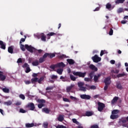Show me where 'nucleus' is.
I'll return each instance as SVG.
<instances>
[{"label":"nucleus","mask_w":128,"mask_h":128,"mask_svg":"<svg viewBox=\"0 0 128 128\" xmlns=\"http://www.w3.org/2000/svg\"><path fill=\"white\" fill-rule=\"evenodd\" d=\"M66 68V64H64V62H60L55 64H52L50 66V68H51L52 70H54L55 68Z\"/></svg>","instance_id":"obj_1"},{"label":"nucleus","mask_w":128,"mask_h":128,"mask_svg":"<svg viewBox=\"0 0 128 128\" xmlns=\"http://www.w3.org/2000/svg\"><path fill=\"white\" fill-rule=\"evenodd\" d=\"M127 122H128V116L120 119L118 124L120 126H128V124L126 123Z\"/></svg>","instance_id":"obj_2"},{"label":"nucleus","mask_w":128,"mask_h":128,"mask_svg":"<svg viewBox=\"0 0 128 128\" xmlns=\"http://www.w3.org/2000/svg\"><path fill=\"white\" fill-rule=\"evenodd\" d=\"M78 84L80 88V90H82V92H86V87H84V82H78Z\"/></svg>","instance_id":"obj_3"},{"label":"nucleus","mask_w":128,"mask_h":128,"mask_svg":"<svg viewBox=\"0 0 128 128\" xmlns=\"http://www.w3.org/2000/svg\"><path fill=\"white\" fill-rule=\"evenodd\" d=\"M73 74L74 76H79V78H84V76H86V72H73Z\"/></svg>","instance_id":"obj_4"},{"label":"nucleus","mask_w":128,"mask_h":128,"mask_svg":"<svg viewBox=\"0 0 128 128\" xmlns=\"http://www.w3.org/2000/svg\"><path fill=\"white\" fill-rule=\"evenodd\" d=\"M25 48H26V50H27L28 52H30L32 53L36 50L32 46H29L28 44H25Z\"/></svg>","instance_id":"obj_5"},{"label":"nucleus","mask_w":128,"mask_h":128,"mask_svg":"<svg viewBox=\"0 0 128 128\" xmlns=\"http://www.w3.org/2000/svg\"><path fill=\"white\" fill-rule=\"evenodd\" d=\"M106 108L104 104L100 102H98V112H102L104 108Z\"/></svg>","instance_id":"obj_6"},{"label":"nucleus","mask_w":128,"mask_h":128,"mask_svg":"<svg viewBox=\"0 0 128 128\" xmlns=\"http://www.w3.org/2000/svg\"><path fill=\"white\" fill-rule=\"evenodd\" d=\"M94 62H98L102 60V58L98 57L97 54L94 55L92 58Z\"/></svg>","instance_id":"obj_7"},{"label":"nucleus","mask_w":128,"mask_h":128,"mask_svg":"<svg viewBox=\"0 0 128 128\" xmlns=\"http://www.w3.org/2000/svg\"><path fill=\"white\" fill-rule=\"evenodd\" d=\"M26 108H29L30 110H34V108H36V107L34 106V104L32 102L28 103V105L26 106Z\"/></svg>","instance_id":"obj_8"},{"label":"nucleus","mask_w":128,"mask_h":128,"mask_svg":"<svg viewBox=\"0 0 128 128\" xmlns=\"http://www.w3.org/2000/svg\"><path fill=\"white\" fill-rule=\"evenodd\" d=\"M102 76V74H98V75H94V82H98L100 80H98Z\"/></svg>","instance_id":"obj_9"},{"label":"nucleus","mask_w":128,"mask_h":128,"mask_svg":"<svg viewBox=\"0 0 128 128\" xmlns=\"http://www.w3.org/2000/svg\"><path fill=\"white\" fill-rule=\"evenodd\" d=\"M80 97L82 99V100H90V95H86V94H81L80 96Z\"/></svg>","instance_id":"obj_10"},{"label":"nucleus","mask_w":128,"mask_h":128,"mask_svg":"<svg viewBox=\"0 0 128 128\" xmlns=\"http://www.w3.org/2000/svg\"><path fill=\"white\" fill-rule=\"evenodd\" d=\"M0 48L2 50H6V42H4L2 40H0Z\"/></svg>","instance_id":"obj_11"},{"label":"nucleus","mask_w":128,"mask_h":128,"mask_svg":"<svg viewBox=\"0 0 128 128\" xmlns=\"http://www.w3.org/2000/svg\"><path fill=\"white\" fill-rule=\"evenodd\" d=\"M74 86V84H72L70 86H68L66 88V92H70V90H72V88Z\"/></svg>","instance_id":"obj_12"},{"label":"nucleus","mask_w":128,"mask_h":128,"mask_svg":"<svg viewBox=\"0 0 128 128\" xmlns=\"http://www.w3.org/2000/svg\"><path fill=\"white\" fill-rule=\"evenodd\" d=\"M105 84H110V77H108L105 78L104 80Z\"/></svg>","instance_id":"obj_13"},{"label":"nucleus","mask_w":128,"mask_h":128,"mask_svg":"<svg viewBox=\"0 0 128 128\" xmlns=\"http://www.w3.org/2000/svg\"><path fill=\"white\" fill-rule=\"evenodd\" d=\"M89 68L92 70L93 72H98V68L96 67L94 64L90 65Z\"/></svg>","instance_id":"obj_14"},{"label":"nucleus","mask_w":128,"mask_h":128,"mask_svg":"<svg viewBox=\"0 0 128 128\" xmlns=\"http://www.w3.org/2000/svg\"><path fill=\"white\" fill-rule=\"evenodd\" d=\"M4 74L3 72H2V71H0V78L2 82H4V80L6 78V76L3 75L2 74Z\"/></svg>","instance_id":"obj_15"},{"label":"nucleus","mask_w":128,"mask_h":128,"mask_svg":"<svg viewBox=\"0 0 128 128\" xmlns=\"http://www.w3.org/2000/svg\"><path fill=\"white\" fill-rule=\"evenodd\" d=\"M120 118V116L118 114H112L110 116V118L111 120H116V118Z\"/></svg>","instance_id":"obj_16"},{"label":"nucleus","mask_w":128,"mask_h":128,"mask_svg":"<svg viewBox=\"0 0 128 128\" xmlns=\"http://www.w3.org/2000/svg\"><path fill=\"white\" fill-rule=\"evenodd\" d=\"M94 114V112L90 111H86L84 116H92Z\"/></svg>","instance_id":"obj_17"},{"label":"nucleus","mask_w":128,"mask_h":128,"mask_svg":"<svg viewBox=\"0 0 128 128\" xmlns=\"http://www.w3.org/2000/svg\"><path fill=\"white\" fill-rule=\"evenodd\" d=\"M8 52L9 54H14V46H12L8 48Z\"/></svg>","instance_id":"obj_18"},{"label":"nucleus","mask_w":128,"mask_h":128,"mask_svg":"<svg viewBox=\"0 0 128 128\" xmlns=\"http://www.w3.org/2000/svg\"><path fill=\"white\" fill-rule=\"evenodd\" d=\"M66 62L69 64L72 65L74 64V60L70 58H68L66 60Z\"/></svg>","instance_id":"obj_19"},{"label":"nucleus","mask_w":128,"mask_h":128,"mask_svg":"<svg viewBox=\"0 0 128 128\" xmlns=\"http://www.w3.org/2000/svg\"><path fill=\"white\" fill-rule=\"evenodd\" d=\"M58 58L60 60H64V58H66L68 57H66V55L62 54L58 56Z\"/></svg>","instance_id":"obj_20"},{"label":"nucleus","mask_w":128,"mask_h":128,"mask_svg":"<svg viewBox=\"0 0 128 128\" xmlns=\"http://www.w3.org/2000/svg\"><path fill=\"white\" fill-rule=\"evenodd\" d=\"M34 126V123H27L26 124V128H33V126Z\"/></svg>","instance_id":"obj_21"},{"label":"nucleus","mask_w":128,"mask_h":128,"mask_svg":"<svg viewBox=\"0 0 128 128\" xmlns=\"http://www.w3.org/2000/svg\"><path fill=\"white\" fill-rule=\"evenodd\" d=\"M38 78L36 77L34 78L31 79L32 84H36V82H38Z\"/></svg>","instance_id":"obj_22"},{"label":"nucleus","mask_w":128,"mask_h":128,"mask_svg":"<svg viewBox=\"0 0 128 128\" xmlns=\"http://www.w3.org/2000/svg\"><path fill=\"white\" fill-rule=\"evenodd\" d=\"M72 122L74 124H77V126H82V124L80 123V122H78L76 119V118H73L72 119Z\"/></svg>","instance_id":"obj_23"},{"label":"nucleus","mask_w":128,"mask_h":128,"mask_svg":"<svg viewBox=\"0 0 128 128\" xmlns=\"http://www.w3.org/2000/svg\"><path fill=\"white\" fill-rule=\"evenodd\" d=\"M126 0H116L115 1V4H124Z\"/></svg>","instance_id":"obj_24"},{"label":"nucleus","mask_w":128,"mask_h":128,"mask_svg":"<svg viewBox=\"0 0 128 128\" xmlns=\"http://www.w3.org/2000/svg\"><path fill=\"white\" fill-rule=\"evenodd\" d=\"M118 97L116 96L114 97L113 100H112V104H116L118 102Z\"/></svg>","instance_id":"obj_25"},{"label":"nucleus","mask_w":128,"mask_h":128,"mask_svg":"<svg viewBox=\"0 0 128 128\" xmlns=\"http://www.w3.org/2000/svg\"><path fill=\"white\" fill-rule=\"evenodd\" d=\"M96 71H92L90 74H89V76L90 77V78L92 80V78L94 76V72Z\"/></svg>","instance_id":"obj_26"},{"label":"nucleus","mask_w":128,"mask_h":128,"mask_svg":"<svg viewBox=\"0 0 128 128\" xmlns=\"http://www.w3.org/2000/svg\"><path fill=\"white\" fill-rule=\"evenodd\" d=\"M12 104V100H8V102H4V106H11V104Z\"/></svg>","instance_id":"obj_27"},{"label":"nucleus","mask_w":128,"mask_h":128,"mask_svg":"<svg viewBox=\"0 0 128 128\" xmlns=\"http://www.w3.org/2000/svg\"><path fill=\"white\" fill-rule=\"evenodd\" d=\"M39 63L38 60H36L32 62V64L34 66H38Z\"/></svg>","instance_id":"obj_28"},{"label":"nucleus","mask_w":128,"mask_h":128,"mask_svg":"<svg viewBox=\"0 0 128 128\" xmlns=\"http://www.w3.org/2000/svg\"><path fill=\"white\" fill-rule=\"evenodd\" d=\"M44 76L40 77V79L38 78V82L40 84H42V82H44Z\"/></svg>","instance_id":"obj_29"},{"label":"nucleus","mask_w":128,"mask_h":128,"mask_svg":"<svg viewBox=\"0 0 128 128\" xmlns=\"http://www.w3.org/2000/svg\"><path fill=\"white\" fill-rule=\"evenodd\" d=\"M62 72H64L63 68H58L56 70V72L58 74H62Z\"/></svg>","instance_id":"obj_30"},{"label":"nucleus","mask_w":128,"mask_h":128,"mask_svg":"<svg viewBox=\"0 0 128 128\" xmlns=\"http://www.w3.org/2000/svg\"><path fill=\"white\" fill-rule=\"evenodd\" d=\"M116 86L117 88H118V90H122V84H120V82L116 83Z\"/></svg>","instance_id":"obj_31"},{"label":"nucleus","mask_w":128,"mask_h":128,"mask_svg":"<svg viewBox=\"0 0 128 128\" xmlns=\"http://www.w3.org/2000/svg\"><path fill=\"white\" fill-rule=\"evenodd\" d=\"M2 92H5L6 94H9L10 92V89L8 88H3L2 89Z\"/></svg>","instance_id":"obj_32"},{"label":"nucleus","mask_w":128,"mask_h":128,"mask_svg":"<svg viewBox=\"0 0 128 128\" xmlns=\"http://www.w3.org/2000/svg\"><path fill=\"white\" fill-rule=\"evenodd\" d=\"M42 111L44 112H45L46 114H50V110L48 108H44L42 109Z\"/></svg>","instance_id":"obj_33"},{"label":"nucleus","mask_w":128,"mask_h":128,"mask_svg":"<svg viewBox=\"0 0 128 128\" xmlns=\"http://www.w3.org/2000/svg\"><path fill=\"white\" fill-rule=\"evenodd\" d=\"M120 112V110H114L112 112V114H118Z\"/></svg>","instance_id":"obj_34"},{"label":"nucleus","mask_w":128,"mask_h":128,"mask_svg":"<svg viewBox=\"0 0 128 128\" xmlns=\"http://www.w3.org/2000/svg\"><path fill=\"white\" fill-rule=\"evenodd\" d=\"M126 76V74H125L124 72H123L122 74H118L116 76L118 78H122V76Z\"/></svg>","instance_id":"obj_35"},{"label":"nucleus","mask_w":128,"mask_h":128,"mask_svg":"<svg viewBox=\"0 0 128 128\" xmlns=\"http://www.w3.org/2000/svg\"><path fill=\"white\" fill-rule=\"evenodd\" d=\"M58 122H62L64 120V116L62 115H60L58 118Z\"/></svg>","instance_id":"obj_36"},{"label":"nucleus","mask_w":128,"mask_h":128,"mask_svg":"<svg viewBox=\"0 0 128 128\" xmlns=\"http://www.w3.org/2000/svg\"><path fill=\"white\" fill-rule=\"evenodd\" d=\"M40 64H42L44 62H46V60H44L43 57H41L39 58V61H38Z\"/></svg>","instance_id":"obj_37"},{"label":"nucleus","mask_w":128,"mask_h":128,"mask_svg":"<svg viewBox=\"0 0 128 128\" xmlns=\"http://www.w3.org/2000/svg\"><path fill=\"white\" fill-rule=\"evenodd\" d=\"M56 36V33L50 32L47 34V36Z\"/></svg>","instance_id":"obj_38"},{"label":"nucleus","mask_w":128,"mask_h":128,"mask_svg":"<svg viewBox=\"0 0 128 128\" xmlns=\"http://www.w3.org/2000/svg\"><path fill=\"white\" fill-rule=\"evenodd\" d=\"M38 102L40 104H46V100H44V99H38Z\"/></svg>","instance_id":"obj_39"},{"label":"nucleus","mask_w":128,"mask_h":128,"mask_svg":"<svg viewBox=\"0 0 128 128\" xmlns=\"http://www.w3.org/2000/svg\"><path fill=\"white\" fill-rule=\"evenodd\" d=\"M46 36H44V34H43L41 36V40H42V42H46Z\"/></svg>","instance_id":"obj_40"},{"label":"nucleus","mask_w":128,"mask_h":128,"mask_svg":"<svg viewBox=\"0 0 128 128\" xmlns=\"http://www.w3.org/2000/svg\"><path fill=\"white\" fill-rule=\"evenodd\" d=\"M70 100H74L75 102H78V98L74 97V96H70Z\"/></svg>","instance_id":"obj_41"},{"label":"nucleus","mask_w":128,"mask_h":128,"mask_svg":"<svg viewBox=\"0 0 128 128\" xmlns=\"http://www.w3.org/2000/svg\"><path fill=\"white\" fill-rule=\"evenodd\" d=\"M54 56H56L54 53H49L48 58H54Z\"/></svg>","instance_id":"obj_42"},{"label":"nucleus","mask_w":128,"mask_h":128,"mask_svg":"<svg viewBox=\"0 0 128 128\" xmlns=\"http://www.w3.org/2000/svg\"><path fill=\"white\" fill-rule=\"evenodd\" d=\"M106 8L108 10H110L112 8V4L110 3H108L106 4Z\"/></svg>","instance_id":"obj_43"},{"label":"nucleus","mask_w":128,"mask_h":128,"mask_svg":"<svg viewBox=\"0 0 128 128\" xmlns=\"http://www.w3.org/2000/svg\"><path fill=\"white\" fill-rule=\"evenodd\" d=\"M48 56H50V53H45L42 58L46 60V58Z\"/></svg>","instance_id":"obj_44"},{"label":"nucleus","mask_w":128,"mask_h":128,"mask_svg":"<svg viewBox=\"0 0 128 128\" xmlns=\"http://www.w3.org/2000/svg\"><path fill=\"white\" fill-rule=\"evenodd\" d=\"M50 78H51V80H57L58 76L52 74L50 76Z\"/></svg>","instance_id":"obj_45"},{"label":"nucleus","mask_w":128,"mask_h":128,"mask_svg":"<svg viewBox=\"0 0 128 128\" xmlns=\"http://www.w3.org/2000/svg\"><path fill=\"white\" fill-rule=\"evenodd\" d=\"M24 46L26 47V46H24V45L22 44H20V49L22 50V52H24V50H26V48H24Z\"/></svg>","instance_id":"obj_46"},{"label":"nucleus","mask_w":128,"mask_h":128,"mask_svg":"<svg viewBox=\"0 0 128 128\" xmlns=\"http://www.w3.org/2000/svg\"><path fill=\"white\" fill-rule=\"evenodd\" d=\"M28 66H30V65H28V63H24L22 66V68H28Z\"/></svg>","instance_id":"obj_47"},{"label":"nucleus","mask_w":128,"mask_h":128,"mask_svg":"<svg viewBox=\"0 0 128 128\" xmlns=\"http://www.w3.org/2000/svg\"><path fill=\"white\" fill-rule=\"evenodd\" d=\"M104 52H105V54H108V52H106V50H102L100 52V56H104Z\"/></svg>","instance_id":"obj_48"},{"label":"nucleus","mask_w":128,"mask_h":128,"mask_svg":"<svg viewBox=\"0 0 128 128\" xmlns=\"http://www.w3.org/2000/svg\"><path fill=\"white\" fill-rule=\"evenodd\" d=\"M24 38H22L20 39V44H22V42H26V36H24Z\"/></svg>","instance_id":"obj_49"},{"label":"nucleus","mask_w":128,"mask_h":128,"mask_svg":"<svg viewBox=\"0 0 128 128\" xmlns=\"http://www.w3.org/2000/svg\"><path fill=\"white\" fill-rule=\"evenodd\" d=\"M43 126L44 128H48V122H45L43 124Z\"/></svg>","instance_id":"obj_50"},{"label":"nucleus","mask_w":128,"mask_h":128,"mask_svg":"<svg viewBox=\"0 0 128 128\" xmlns=\"http://www.w3.org/2000/svg\"><path fill=\"white\" fill-rule=\"evenodd\" d=\"M70 78L72 80H73V82H74L76 80V77H74V76L73 75H70Z\"/></svg>","instance_id":"obj_51"},{"label":"nucleus","mask_w":128,"mask_h":128,"mask_svg":"<svg viewBox=\"0 0 128 128\" xmlns=\"http://www.w3.org/2000/svg\"><path fill=\"white\" fill-rule=\"evenodd\" d=\"M19 112L21 114H26V111L22 108H20Z\"/></svg>","instance_id":"obj_52"},{"label":"nucleus","mask_w":128,"mask_h":128,"mask_svg":"<svg viewBox=\"0 0 128 128\" xmlns=\"http://www.w3.org/2000/svg\"><path fill=\"white\" fill-rule=\"evenodd\" d=\"M90 128H100V127L98 126V125L94 124L91 126Z\"/></svg>","instance_id":"obj_53"},{"label":"nucleus","mask_w":128,"mask_h":128,"mask_svg":"<svg viewBox=\"0 0 128 128\" xmlns=\"http://www.w3.org/2000/svg\"><path fill=\"white\" fill-rule=\"evenodd\" d=\"M30 66L28 67L27 68H26V74H28V72H30Z\"/></svg>","instance_id":"obj_54"},{"label":"nucleus","mask_w":128,"mask_h":128,"mask_svg":"<svg viewBox=\"0 0 128 128\" xmlns=\"http://www.w3.org/2000/svg\"><path fill=\"white\" fill-rule=\"evenodd\" d=\"M19 98H22V100H23L26 99V96H24V95L22 94H20L19 96Z\"/></svg>","instance_id":"obj_55"},{"label":"nucleus","mask_w":128,"mask_h":128,"mask_svg":"<svg viewBox=\"0 0 128 128\" xmlns=\"http://www.w3.org/2000/svg\"><path fill=\"white\" fill-rule=\"evenodd\" d=\"M56 128H66V126L63 125H58L56 126Z\"/></svg>","instance_id":"obj_56"},{"label":"nucleus","mask_w":128,"mask_h":128,"mask_svg":"<svg viewBox=\"0 0 128 128\" xmlns=\"http://www.w3.org/2000/svg\"><path fill=\"white\" fill-rule=\"evenodd\" d=\"M124 12V9L122 8H120L118 10V14H120L121 12Z\"/></svg>","instance_id":"obj_57"},{"label":"nucleus","mask_w":128,"mask_h":128,"mask_svg":"<svg viewBox=\"0 0 128 128\" xmlns=\"http://www.w3.org/2000/svg\"><path fill=\"white\" fill-rule=\"evenodd\" d=\"M113 34H114V30H112V28H111L109 32V34L110 36H112Z\"/></svg>","instance_id":"obj_58"},{"label":"nucleus","mask_w":128,"mask_h":128,"mask_svg":"<svg viewBox=\"0 0 128 128\" xmlns=\"http://www.w3.org/2000/svg\"><path fill=\"white\" fill-rule=\"evenodd\" d=\"M22 58H18L17 60V64H22Z\"/></svg>","instance_id":"obj_59"},{"label":"nucleus","mask_w":128,"mask_h":128,"mask_svg":"<svg viewBox=\"0 0 128 128\" xmlns=\"http://www.w3.org/2000/svg\"><path fill=\"white\" fill-rule=\"evenodd\" d=\"M63 100L64 102H70V101L68 98H63Z\"/></svg>","instance_id":"obj_60"},{"label":"nucleus","mask_w":128,"mask_h":128,"mask_svg":"<svg viewBox=\"0 0 128 128\" xmlns=\"http://www.w3.org/2000/svg\"><path fill=\"white\" fill-rule=\"evenodd\" d=\"M54 88V87L52 86H48L46 88V90H52Z\"/></svg>","instance_id":"obj_61"},{"label":"nucleus","mask_w":128,"mask_h":128,"mask_svg":"<svg viewBox=\"0 0 128 128\" xmlns=\"http://www.w3.org/2000/svg\"><path fill=\"white\" fill-rule=\"evenodd\" d=\"M24 83L26 84H32V82H30V80H25Z\"/></svg>","instance_id":"obj_62"},{"label":"nucleus","mask_w":128,"mask_h":128,"mask_svg":"<svg viewBox=\"0 0 128 128\" xmlns=\"http://www.w3.org/2000/svg\"><path fill=\"white\" fill-rule=\"evenodd\" d=\"M108 84H105V86L104 87V90H108Z\"/></svg>","instance_id":"obj_63"},{"label":"nucleus","mask_w":128,"mask_h":128,"mask_svg":"<svg viewBox=\"0 0 128 128\" xmlns=\"http://www.w3.org/2000/svg\"><path fill=\"white\" fill-rule=\"evenodd\" d=\"M42 106H44V104H38V108H42Z\"/></svg>","instance_id":"obj_64"}]
</instances>
